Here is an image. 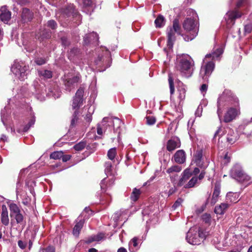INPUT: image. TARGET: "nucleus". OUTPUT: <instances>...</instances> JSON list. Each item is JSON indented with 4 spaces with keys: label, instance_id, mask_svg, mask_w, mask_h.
<instances>
[{
    "label": "nucleus",
    "instance_id": "69168bd1",
    "mask_svg": "<svg viewBox=\"0 0 252 252\" xmlns=\"http://www.w3.org/2000/svg\"><path fill=\"white\" fill-rule=\"evenodd\" d=\"M208 88V86L206 84H203L201 85L200 90L202 93H206Z\"/></svg>",
    "mask_w": 252,
    "mask_h": 252
},
{
    "label": "nucleus",
    "instance_id": "5fc2aeb1",
    "mask_svg": "<svg viewBox=\"0 0 252 252\" xmlns=\"http://www.w3.org/2000/svg\"><path fill=\"white\" fill-rule=\"evenodd\" d=\"M224 133V131L221 127H219L218 130L216 131L214 134V138H216L217 136L220 138Z\"/></svg>",
    "mask_w": 252,
    "mask_h": 252
},
{
    "label": "nucleus",
    "instance_id": "6e6d98bb",
    "mask_svg": "<svg viewBox=\"0 0 252 252\" xmlns=\"http://www.w3.org/2000/svg\"><path fill=\"white\" fill-rule=\"evenodd\" d=\"M183 199L181 198H179L174 203L172 206V208L174 209H176L177 207L180 206L182 203L183 202Z\"/></svg>",
    "mask_w": 252,
    "mask_h": 252
},
{
    "label": "nucleus",
    "instance_id": "bb28decb",
    "mask_svg": "<svg viewBox=\"0 0 252 252\" xmlns=\"http://www.w3.org/2000/svg\"><path fill=\"white\" fill-rule=\"evenodd\" d=\"M129 250L130 252H134L139 248L138 238L134 237L128 243Z\"/></svg>",
    "mask_w": 252,
    "mask_h": 252
},
{
    "label": "nucleus",
    "instance_id": "aec40b11",
    "mask_svg": "<svg viewBox=\"0 0 252 252\" xmlns=\"http://www.w3.org/2000/svg\"><path fill=\"white\" fill-rule=\"evenodd\" d=\"M11 18V12L7 9L6 6H2L0 9V20L6 22Z\"/></svg>",
    "mask_w": 252,
    "mask_h": 252
},
{
    "label": "nucleus",
    "instance_id": "393cba45",
    "mask_svg": "<svg viewBox=\"0 0 252 252\" xmlns=\"http://www.w3.org/2000/svg\"><path fill=\"white\" fill-rule=\"evenodd\" d=\"M1 221L3 224L7 225L9 224V218L7 209L5 205L2 206V212L1 214Z\"/></svg>",
    "mask_w": 252,
    "mask_h": 252
},
{
    "label": "nucleus",
    "instance_id": "a18cd8bd",
    "mask_svg": "<svg viewBox=\"0 0 252 252\" xmlns=\"http://www.w3.org/2000/svg\"><path fill=\"white\" fill-rule=\"evenodd\" d=\"M146 124L148 125H153L156 122V118L154 116H149L145 117Z\"/></svg>",
    "mask_w": 252,
    "mask_h": 252
},
{
    "label": "nucleus",
    "instance_id": "f704fd0d",
    "mask_svg": "<svg viewBox=\"0 0 252 252\" xmlns=\"http://www.w3.org/2000/svg\"><path fill=\"white\" fill-rule=\"evenodd\" d=\"M9 117V114L7 112V109L4 108L1 111V120L4 125H6V122Z\"/></svg>",
    "mask_w": 252,
    "mask_h": 252
},
{
    "label": "nucleus",
    "instance_id": "412c9836",
    "mask_svg": "<svg viewBox=\"0 0 252 252\" xmlns=\"http://www.w3.org/2000/svg\"><path fill=\"white\" fill-rule=\"evenodd\" d=\"M203 151L202 149L197 150L193 156V161L196 165L202 167L203 162L202 161Z\"/></svg>",
    "mask_w": 252,
    "mask_h": 252
},
{
    "label": "nucleus",
    "instance_id": "5701e85b",
    "mask_svg": "<svg viewBox=\"0 0 252 252\" xmlns=\"http://www.w3.org/2000/svg\"><path fill=\"white\" fill-rule=\"evenodd\" d=\"M178 83V98L180 100H183L185 98L186 89L185 86L179 80H177Z\"/></svg>",
    "mask_w": 252,
    "mask_h": 252
},
{
    "label": "nucleus",
    "instance_id": "c03bdc74",
    "mask_svg": "<svg viewBox=\"0 0 252 252\" xmlns=\"http://www.w3.org/2000/svg\"><path fill=\"white\" fill-rule=\"evenodd\" d=\"M35 118L34 116H33L30 120L28 124L24 126V127L23 128V131H24V132L27 131L30 129V128L31 127H32V126H33L34 125V124L35 123Z\"/></svg>",
    "mask_w": 252,
    "mask_h": 252
},
{
    "label": "nucleus",
    "instance_id": "a211bd4d",
    "mask_svg": "<svg viewBox=\"0 0 252 252\" xmlns=\"http://www.w3.org/2000/svg\"><path fill=\"white\" fill-rule=\"evenodd\" d=\"M192 174L189 169H186L183 173L182 176L179 180L177 186L182 187L187 184L188 180L191 177Z\"/></svg>",
    "mask_w": 252,
    "mask_h": 252
},
{
    "label": "nucleus",
    "instance_id": "37998d69",
    "mask_svg": "<svg viewBox=\"0 0 252 252\" xmlns=\"http://www.w3.org/2000/svg\"><path fill=\"white\" fill-rule=\"evenodd\" d=\"M116 148H113L110 149L107 153V156L110 160H113L116 155Z\"/></svg>",
    "mask_w": 252,
    "mask_h": 252
},
{
    "label": "nucleus",
    "instance_id": "423d86ee",
    "mask_svg": "<svg viewBox=\"0 0 252 252\" xmlns=\"http://www.w3.org/2000/svg\"><path fill=\"white\" fill-rule=\"evenodd\" d=\"M181 31L179 20L175 19L173 21L172 27H168L166 30L167 36V45L169 49L172 48L174 43L176 40L175 33L183 36V34L181 33Z\"/></svg>",
    "mask_w": 252,
    "mask_h": 252
},
{
    "label": "nucleus",
    "instance_id": "49530a36",
    "mask_svg": "<svg viewBox=\"0 0 252 252\" xmlns=\"http://www.w3.org/2000/svg\"><path fill=\"white\" fill-rule=\"evenodd\" d=\"M78 110H75L72 115V118L71 121V126H75L78 119Z\"/></svg>",
    "mask_w": 252,
    "mask_h": 252
},
{
    "label": "nucleus",
    "instance_id": "9d476101",
    "mask_svg": "<svg viewBox=\"0 0 252 252\" xmlns=\"http://www.w3.org/2000/svg\"><path fill=\"white\" fill-rule=\"evenodd\" d=\"M230 176L239 182L249 181L250 177L243 170L241 166L236 164L230 170Z\"/></svg>",
    "mask_w": 252,
    "mask_h": 252
},
{
    "label": "nucleus",
    "instance_id": "c756f323",
    "mask_svg": "<svg viewBox=\"0 0 252 252\" xmlns=\"http://www.w3.org/2000/svg\"><path fill=\"white\" fill-rule=\"evenodd\" d=\"M200 182L198 181V178L196 176H194L189 180V181L185 185L184 188L189 189L193 188L196 185L199 184Z\"/></svg>",
    "mask_w": 252,
    "mask_h": 252
},
{
    "label": "nucleus",
    "instance_id": "0e129e2a",
    "mask_svg": "<svg viewBox=\"0 0 252 252\" xmlns=\"http://www.w3.org/2000/svg\"><path fill=\"white\" fill-rule=\"evenodd\" d=\"M103 60V56L101 55L100 56L99 55L98 56L97 58L95 60V63L96 65H100Z\"/></svg>",
    "mask_w": 252,
    "mask_h": 252
},
{
    "label": "nucleus",
    "instance_id": "c85d7f7f",
    "mask_svg": "<svg viewBox=\"0 0 252 252\" xmlns=\"http://www.w3.org/2000/svg\"><path fill=\"white\" fill-rule=\"evenodd\" d=\"M12 217L15 219L17 224H19L20 225L22 226V229L24 228L26 224V220L23 215L21 213L16 214Z\"/></svg>",
    "mask_w": 252,
    "mask_h": 252
},
{
    "label": "nucleus",
    "instance_id": "473e14b6",
    "mask_svg": "<svg viewBox=\"0 0 252 252\" xmlns=\"http://www.w3.org/2000/svg\"><path fill=\"white\" fill-rule=\"evenodd\" d=\"M9 209L10 211V216L11 217L21 213L20 209L19 207L14 203H11L9 205Z\"/></svg>",
    "mask_w": 252,
    "mask_h": 252
},
{
    "label": "nucleus",
    "instance_id": "de8ad7c7",
    "mask_svg": "<svg viewBox=\"0 0 252 252\" xmlns=\"http://www.w3.org/2000/svg\"><path fill=\"white\" fill-rule=\"evenodd\" d=\"M105 172L107 175L111 174L112 163L110 161L105 162Z\"/></svg>",
    "mask_w": 252,
    "mask_h": 252
},
{
    "label": "nucleus",
    "instance_id": "f03ea898",
    "mask_svg": "<svg viewBox=\"0 0 252 252\" xmlns=\"http://www.w3.org/2000/svg\"><path fill=\"white\" fill-rule=\"evenodd\" d=\"M222 52V49L219 48L217 49L216 52L207 54L205 56V59L203 60L204 64H203L201 67L199 74L200 76L202 77L204 81H208V77L212 73L215 67V63L213 61H209L207 63H205V60L207 58H211L212 60L218 58Z\"/></svg>",
    "mask_w": 252,
    "mask_h": 252
},
{
    "label": "nucleus",
    "instance_id": "79ce46f5",
    "mask_svg": "<svg viewBox=\"0 0 252 252\" xmlns=\"http://www.w3.org/2000/svg\"><path fill=\"white\" fill-rule=\"evenodd\" d=\"M39 74L46 79H49L52 77V71L48 70H44L39 72Z\"/></svg>",
    "mask_w": 252,
    "mask_h": 252
},
{
    "label": "nucleus",
    "instance_id": "6ab92c4d",
    "mask_svg": "<svg viewBox=\"0 0 252 252\" xmlns=\"http://www.w3.org/2000/svg\"><path fill=\"white\" fill-rule=\"evenodd\" d=\"M98 40V35L94 32L86 34L84 38L85 44H88L90 43H96Z\"/></svg>",
    "mask_w": 252,
    "mask_h": 252
},
{
    "label": "nucleus",
    "instance_id": "774afa93",
    "mask_svg": "<svg viewBox=\"0 0 252 252\" xmlns=\"http://www.w3.org/2000/svg\"><path fill=\"white\" fill-rule=\"evenodd\" d=\"M205 175V171H202L200 173L199 176L197 177L198 181L200 182V181L202 180L204 178Z\"/></svg>",
    "mask_w": 252,
    "mask_h": 252
},
{
    "label": "nucleus",
    "instance_id": "f3484780",
    "mask_svg": "<svg viewBox=\"0 0 252 252\" xmlns=\"http://www.w3.org/2000/svg\"><path fill=\"white\" fill-rule=\"evenodd\" d=\"M175 161L179 164H183L186 160V154L183 150L177 151L174 155Z\"/></svg>",
    "mask_w": 252,
    "mask_h": 252
},
{
    "label": "nucleus",
    "instance_id": "b1692460",
    "mask_svg": "<svg viewBox=\"0 0 252 252\" xmlns=\"http://www.w3.org/2000/svg\"><path fill=\"white\" fill-rule=\"evenodd\" d=\"M230 204L228 203H222L215 207L214 211L217 214L222 215L226 212Z\"/></svg>",
    "mask_w": 252,
    "mask_h": 252
},
{
    "label": "nucleus",
    "instance_id": "864d4df0",
    "mask_svg": "<svg viewBox=\"0 0 252 252\" xmlns=\"http://www.w3.org/2000/svg\"><path fill=\"white\" fill-rule=\"evenodd\" d=\"M47 26L52 30H55L57 27V24L54 20H51L48 21Z\"/></svg>",
    "mask_w": 252,
    "mask_h": 252
},
{
    "label": "nucleus",
    "instance_id": "20e7f679",
    "mask_svg": "<svg viewBox=\"0 0 252 252\" xmlns=\"http://www.w3.org/2000/svg\"><path fill=\"white\" fill-rule=\"evenodd\" d=\"M121 125V121L118 118L105 117L103 119L101 123L97 125V133L98 135H102L103 129H104V132L106 131L108 126L109 127V131H111L110 127L111 126H113L114 132H116L120 127Z\"/></svg>",
    "mask_w": 252,
    "mask_h": 252
},
{
    "label": "nucleus",
    "instance_id": "e2e57ef3",
    "mask_svg": "<svg viewBox=\"0 0 252 252\" xmlns=\"http://www.w3.org/2000/svg\"><path fill=\"white\" fill-rule=\"evenodd\" d=\"M18 246L22 249H24L26 246L27 243L22 241V240H19L18 242Z\"/></svg>",
    "mask_w": 252,
    "mask_h": 252
},
{
    "label": "nucleus",
    "instance_id": "8fccbe9b",
    "mask_svg": "<svg viewBox=\"0 0 252 252\" xmlns=\"http://www.w3.org/2000/svg\"><path fill=\"white\" fill-rule=\"evenodd\" d=\"M52 34V32L46 29H45L43 31L42 33L41 34L42 38H49L51 37Z\"/></svg>",
    "mask_w": 252,
    "mask_h": 252
},
{
    "label": "nucleus",
    "instance_id": "dca6fc26",
    "mask_svg": "<svg viewBox=\"0 0 252 252\" xmlns=\"http://www.w3.org/2000/svg\"><path fill=\"white\" fill-rule=\"evenodd\" d=\"M239 134L231 128H229L227 134L226 139L228 144L232 145L237 141L239 139Z\"/></svg>",
    "mask_w": 252,
    "mask_h": 252
},
{
    "label": "nucleus",
    "instance_id": "58836bf2",
    "mask_svg": "<svg viewBox=\"0 0 252 252\" xmlns=\"http://www.w3.org/2000/svg\"><path fill=\"white\" fill-rule=\"evenodd\" d=\"M104 238V234L103 233H99L96 235L92 236L89 240V242L93 241H99Z\"/></svg>",
    "mask_w": 252,
    "mask_h": 252
},
{
    "label": "nucleus",
    "instance_id": "680f3d73",
    "mask_svg": "<svg viewBox=\"0 0 252 252\" xmlns=\"http://www.w3.org/2000/svg\"><path fill=\"white\" fill-rule=\"evenodd\" d=\"M202 112V106H199L195 111V115L197 117H200Z\"/></svg>",
    "mask_w": 252,
    "mask_h": 252
},
{
    "label": "nucleus",
    "instance_id": "7ed1b4c3",
    "mask_svg": "<svg viewBox=\"0 0 252 252\" xmlns=\"http://www.w3.org/2000/svg\"><path fill=\"white\" fill-rule=\"evenodd\" d=\"M194 61L189 55L181 57L176 64L177 71L180 72L181 75L185 77H190L193 71Z\"/></svg>",
    "mask_w": 252,
    "mask_h": 252
},
{
    "label": "nucleus",
    "instance_id": "a19ab883",
    "mask_svg": "<svg viewBox=\"0 0 252 252\" xmlns=\"http://www.w3.org/2000/svg\"><path fill=\"white\" fill-rule=\"evenodd\" d=\"M63 157V153L62 151H56L53 152L50 155V158L54 159H58Z\"/></svg>",
    "mask_w": 252,
    "mask_h": 252
},
{
    "label": "nucleus",
    "instance_id": "9b49d317",
    "mask_svg": "<svg viewBox=\"0 0 252 252\" xmlns=\"http://www.w3.org/2000/svg\"><path fill=\"white\" fill-rule=\"evenodd\" d=\"M84 92V88L80 87L77 91L72 100V107L77 110L83 103V96Z\"/></svg>",
    "mask_w": 252,
    "mask_h": 252
},
{
    "label": "nucleus",
    "instance_id": "1a4fd4ad",
    "mask_svg": "<svg viewBox=\"0 0 252 252\" xmlns=\"http://www.w3.org/2000/svg\"><path fill=\"white\" fill-rule=\"evenodd\" d=\"M236 98L228 95L225 92H223L221 95L218 98L217 114L220 121L221 122V115L222 109L225 106H228L232 104V101H236Z\"/></svg>",
    "mask_w": 252,
    "mask_h": 252
},
{
    "label": "nucleus",
    "instance_id": "4c0bfd02",
    "mask_svg": "<svg viewBox=\"0 0 252 252\" xmlns=\"http://www.w3.org/2000/svg\"><path fill=\"white\" fill-rule=\"evenodd\" d=\"M173 80H174V77L172 76V74L171 73H169L168 74V82H169V88H170V93L171 95L173 94L174 92V86Z\"/></svg>",
    "mask_w": 252,
    "mask_h": 252
},
{
    "label": "nucleus",
    "instance_id": "4be33fe9",
    "mask_svg": "<svg viewBox=\"0 0 252 252\" xmlns=\"http://www.w3.org/2000/svg\"><path fill=\"white\" fill-rule=\"evenodd\" d=\"M63 14L67 17L72 15L73 16H77L78 12L75 9L74 6L73 4H69L65 8L62 10Z\"/></svg>",
    "mask_w": 252,
    "mask_h": 252
},
{
    "label": "nucleus",
    "instance_id": "ddd939ff",
    "mask_svg": "<svg viewBox=\"0 0 252 252\" xmlns=\"http://www.w3.org/2000/svg\"><path fill=\"white\" fill-rule=\"evenodd\" d=\"M181 141L177 137H173L167 141L166 149L169 152H172L176 149L180 147Z\"/></svg>",
    "mask_w": 252,
    "mask_h": 252
},
{
    "label": "nucleus",
    "instance_id": "7c9ffc66",
    "mask_svg": "<svg viewBox=\"0 0 252 252\" xmlns=\"http://www.w3.org/2000/svg\"><path fill=\"white\" fill-rule=\"evenodd\" d=\"M165 21L164 17L161 15H159L155 20L156 27L158 28L163 27L165 25Z\"/></svg>",
    "mask_w": 252,
    "mask_h": 252
},
{
    "label": "nucleus",
    "instance_id": "4d7b16f0",
    "mask_svg": "<svg viewBox=\"0 0 252 252\" xmlns=\"http://www.w3.org/2000/svg\"><path fill=\"white\" fill-rule=\"evenodd\" d=\"M106 178H104L101 181L100 183V188L102 191L104 192L106 191Z\"/></svg>",
    "mask_w": 252,
    "mask_h": 252
},
{
    "label": "nucleus",
    "instance_id": "3c124183",
    "mask_svg": "<svg viewBox=\"0 0 252 252\" xmlns=\"http://www.w3.org/2000/svg\"><path fill=\"white\" fill-rule=\"evenodd\" d=\"M62 44L64 47H67L70 45V41L68 40L67 37L65 35H63L61 37Z\"/></svg>",
    "mask_w": 252,
    "mask_h": 252
},
{
    "label": "nucleus",
    "instance_id": "0eeeda50",
    "mask_svg": "<svg viewBox=\"0 0 252 252\" xmlns=\"http://www.w3.org/2000/svg\"><path fill=\"white\" fill-rule=\"evenodd\" d=\"M205 238V233L196 227L190 228L186 236L187 241L191 245H199Z\"/></svg>",
    "mask_w": 252,
    "mask_h": 252
},
{
    "label": "nucleus",
    "instance_id": "cd10ccee",
    "mask_svg": "<svg viewBox=\"0 0 252 252\" xmlns=\"http://www.w3.org/2000/svg\"><path fill=\"white\" fill-rule=\"evenodd\" d=\"M239 194L237 193L229 192L226 194V202L236 203L238 201Z\"/></svg>",
    "mask_w": 252,
    "mask_h": 252
},
{
    "label": "nucleus",
    "instance_id": "4468645a",
    "mask_svg": "<svg viewBox=\"0 0 252 252\" xmlns=\"http://www.w3.org/2000/svg\"><path fill=\"white\" fill-rule=\"evenodd\" d=\"M238 115V110L234 108L231 107L227 111L224 116L223 122L229 123L236 118Z\"/></svg>",
    "mask_w": 252,
    "mask_h": 252
},
{
    "label": "nucleus",
    "instance_id": "6e6552de",
    "mask_svg": "<svg viewBox=\"0 0 252 252\" xmlns=\"http://www.w3.org/2000/svg\"><path fill=\"white\" fill-rule=\"evenodd\" d=\"M11 71L20 80H24L30 72L29 65L23 62H15L11 67Z\"/></svg>",
    "mask_w": 252,
    "mask_h": 252
},
{
    "label": "nucleus",
    "instance_id": "e433bc0d",
    "mask_svg": "<svg viewBox=\"0 0 252 252\" xmlns=\"http://www.w3.org/2000/svg\"><path fill=\"white\" fill-rule=\"evenodd\" d=\"M182 168L181 166L177 165H173L170 168H168L166 172L169 174L173 173L179 172L181 171Z\"/></svg>",
    "mask_w": 252,
    "mask_h": 252
},
{
    "label": "nucleus",
    "instance_id": "13d9d810",
    "mask_svg": "<svg viewBox=\"0 0 252 252\" xmlns=\"http://www.w3.org/2000/svg\"><path fill=\"white\" fill-rule=\"evenodd\" d=\"M42 252H55V249L53 246H48L41 250Z\"/></svg>",
    "mask_w": 252,
    "mask_h": 252
},
{
    "label": "nucleus",
    "instance_id": "c9c22d12",
    "mask_svg": "<svg viewBox=\"0 0 252 252\" xmlns=\"http://www.w3.org/2000/svg\"><path fill=\"white\" fill-rule=\"evenodd\" d=\"M80 50L77 48L74 47L70 49L68 53V58L72 60L74 58L79 54Z\"/></svg>",
    "mask_w": 252,
    "mask_h": 252
},
{
    "label": "nucleus",
    "instance_id": "2f4dec72",
    "mask_svg": "<svg viewBox=\"0 0 252 252\" xmlns=\"http://www.w3.org/2000/svg\"><path fill=\"white\" fill-rule=\"evenodd\" d=\"M84 222L83 220H80L79 222H77L75 225L73 229V234L75 236H78L80 231L82 229L83 226Z\"/></svg>",
    "mask_w": 252,
    "mask_h": 252
},
{
    "label": "nucleus",
    "instance_id": "2eb2a0df",
    "mask_svg": "<svg viewBox=\"0 0 252 252\" xmlns=\"http://www.w3.org/2000/svg\"><path fill=\"white\" fill-rule=\"evenodd\" d=\"M33 17V13L29 9L23 8L21 13V22L23 23H28L32 21Z\"/></svg>",
    "mask_w": 252,
    "mask_h": 252
},
{
    "label": "nucleus",
    "instance_id": "bf43d9fd",
    "mask_svg": "<svg viewBox=\"0 0 252 252\" xmlns=\"http://www.w3.org/2000/svg\"><path fill=\"white\" fill-rule=\"evenodd\" d=\"M202 220L205 223H209L211 220V216L209 214H205L202 216Z\"/></svg>",
    "mask_w": 252,
    "mask_h": 252
},
{
    "label": "nucleus",
    "instance_id": "f8f14e48",
    "mask_svg": "<svg viewBox=\"0 0 252 252\" xmlns=\"http://www.w3.org/2000/svg\"><path fill=\"white\" fill-rule=\"evenodd\" d=\"M63 80L66 90L70 91L72 88H73L75 86L77 85L80 82L81 77L79 75L74 76L71 78L64 76Z\"/></svg>",
    "mask_w": 252,
    "mask_h": 252
},
{
    "label": "nucleus",
    "instance_id": "338daca9",
    "mask_svg": "<svg viewBox=\"0 0 252 252\" xmlns=\"http://www.w3.org/2000/svg\"><path fill=\"white\" fill-rule=\"evenodd\" d=\"M71 156L68 155H64L63 154V157H62V160L63 162H66L69 160L70 159Z\"/></svg>",
    "mask_w": 252,
    "mask_h": 252
},
{
    "label": "nucleus",
    "instance_id": "ea45409f",
    "mask_svg": "<svg viewBox=\"0 0 252 252\" xmlns=\"http://www.w3.org/2000/svg\"><path fill=\"white\" fill-rule=\"evenodd\" d=\"M79 3L80 4L82 5L83 8H91L92 6V0H79Z\"/></svg>",
    "mask_w": 252,
    "mask_h": 252
},
{
    "label": "nucleus",
    "instance_id": "603ef678",
    "mask_svg": "<svg viewBox=\"0 0 252 252\" xmlns=\"http://www.w3.org/2000/svg\"><path fill=\"white\" fill-rule=\"evenodd\" d=\"M35 63L39 65H41L45 64L46 62L45 59L42 57H37L34 60Z\"/></svg>",
    "mask_w": 252,
    "mask_h": 252
},
{
    "label": "nucleus",
    "instance_id": "a878e982",
    "mask_svg": "<svg viewBox=\"0 0 252 252\" xmlns=\"http://www.w3.org/2000/svg\"><path fill=\"white\" fill-rule=\"evenodd\" d=\"M220 187L219 184H216L214 190L212 195L211 203L212 204H215L218 201L220 193Z\"/></svg>",
    "mask_w": 252,
    "mask_h": 252
},
{
    "label": "nucleus",
    "instance_id": "052dcab7",
    "mask_svg": "<svg viewBox=\"0 0 252 252\" xmlns=\"http://www.w3.org/2000/svg\"><path fill=\"white\" fill-rule=\"evenodd\" d=\"M245 32L250 33L252 31V24H247L245 26Z\"/></svg>",
    "mask_w": 252,
    "mask_h": 252
},
{
    "label": "nucleus",
    "instance_id": "f257e3e1",
    "mask_svg": "<svg viewBox=\"0 0 252 252\" xmlns=\"http://www.w3.org/2000/svg\"><path fill=\"white\" fill-rule=\"evenodd\" d=\"M188 13L191 16L187 18L183 23L184 29L189 33V35H183L184 39L186 41L194 39L198 34L199 31L198 18L197 13L193 9H189Z\"/></svg>",
    "mask_w": 252,
    "mask_h": 252
},
{
    "label": "nucleus",
    "instance_id": "09e8293b",
    "mask_svg": "<svg viewBox=\"0 0 252 252\" xmlns=\"http://www.w3.org/2000/svg\"><path fill=\"white\" fill-rule=\"evenodd\" d=\"M86 143L85 142H80L76 144H75L73 148L77 151H80L82 150L85 147Z\"/></svg>",
    "mask_w": 252,
    "mask_h": 252
},
{
    "label": "nucleus",
    "instance_id": "39448f33",
    "mask_svg": "<svg viewBox=\"0 0 252 252\" xmlns=\"http://www.w3.org/2000/svg\"><path fill=\"white\" fill-rule=\"evenodd\" d=\"M245 0H239L236 4V7L232 10L228 11L224 17L226 26L227 29H230L234 25L235 20L240 18L244 13L240 11V7Z\"/></svg>",
    "mask_w": 252,
    "mask_h": 252
},
{
    "label": "nucleus",
    "instance_id": "72a5a7b5",
    "mask_svg": "<svg viewBox=\"0 0 252 252\" xmlns=\"http://www.w3.org/2000/svg\"><path fill=\"white\" fill-rule=\"evenodd\" d=\"M141 194L140 189L134 188L130 195V199L132 201L135 202L139 198V195Z\"/></svg>",
    "mask_w": 252,
    "mask_h": 252
}]
</instances>
